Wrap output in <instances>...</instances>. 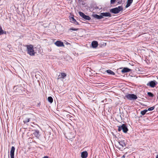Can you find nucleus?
<instances>
[{"label": "nucleus", "instance_id": "nucleus-1", "mask_svg": "<svg viewBox=\"0 0 158 158\" xmlns=\"http://www.w3.org/2000/svg\"><path fill=\"white\" fill-rule=\"evenodd\" d=\"M27 49L28 53L30 56H34L35 54V52L34 50L33 46L32 45H27Z\"/></svg>", "mask_w": 158, "mask_h": 158}, {"label": "nucleus", "instance_id": "nucleus-2", "mask_svg": "<svg viewBox=\"0 0 158 158\" xmlns=\"http://www.w3.org/2000/svg\"><path fill=\"white\" fill-rule=\"evenodd\" d=\"M123 9L122 6H119L117 7L111 9H110V11L112 13L116 14L123 10Z\"/></svg>", "mask_w": 158, "mask_h": 158}, {"label": "nucleus", "instance_id": "nucleus-3", "mask_svg": "<svg viewBox=\"0 0 158 158\" xmlns=\"http://www.w3.org/2000/svg\"><path fill=\"white\" fill-rule=\"evenodd\" d=\"M118 130L120 131L121 130H122L125 133H126L128 131V129L125 124H123L122 125L118 126Z\"/></svg>", "mask_w": 158, "mask_h": 158}, {"label": "nucleus", "instance_id": "nucleus-4", "mask_svg": "<svg viewBox=\"0 0 158 158\" xmlns=\"http://www.w3.org/2000/svg\"><path fill=\"white\" fill-rule=\"evenodd\" d=\"M79 15L83 19H85L87 20H89L91 19V18L90 17H89V16L86 15H85L84 13H83L81 12H79Z\"/></svg>", "mask_w": 158, "mask_h": 158}, {"label": "nucleus", "instance_id": "nucleus-5", "mask_svg": "<svg viewBox=\"0 0 158 158\" xmlns=\"http://www.w3.org/2000/svg\"><path fill=\"white\" fill-rule=\"evenodd\" d=\"M157 82L156 81H151L147 84V86H149L152 88L154 87L157 84Z\"/></svg>", "mask_w": 158, "mask_h": 158}, {"label": "nucleus", "instance_id": "nucleus-6", "mask_svg": "<svg viewBox=\"0 0 158 158\" xmlns=\"http://www.w3.org/2000/svg\"><path fill=\"white\" fill-rule=\"evenodd\" d=\"M126 97L129 99H137V96L134 94H128L126 95Z\"/></svg>", "mask_w": 158, "mask_h": 158}, {"label": "nucleus", "instance_id": "nucleus-7", "mask_svg": "<svg viewBox=\"0 0 158 158\" xmlns=\"http://www.w3.org/2000/svg\"><path fill=\"white\" fill-rule=\"evenodd\" d=\"M15 89V92H18L20 94H21L23 92V90H22V87H14V89Z\"/></svg>", "mask_w": 158, "mask_h": 158}, {"label": "nucleus", "instance_id": "nucleus-8", "mask_svg": "<svg viewBox=\"0 0 158 158\" xmlns=\"http://www.w3.org/2000/svg\"><path fill=\"white\" fill-rule=\"evenodd\" d=\"M54 44L58 47H64V46L63 43L59 41H56Z\"/></svg>", "mask_w": 158, "mask_h": 158}, {"label": "nucleus", "instance_id": "nucleus-9", "mask_svg": "<svg viewBox=\"0 0 158 158\" xmlns=\"http://www.w3.org/2000/svg\"><path fill=\"white\" fill-rule=\"evenodd\" d=\"M60 75L58 76V77L57 78V80L60 79H64L65 78L66 76V74L65 73H60Z\"/></svg>", "mask_w": 158, "mask_h": 158}, {"label": "nucleus", "instance_id": "nucleus-10", "mask_svg": "<svg viewBox=\"0 0 158 158\" xmlns=\"http://www.w3.org/2000/svg\"><path fill=\"white\" fill-rule=\"evenodd\" d=\"M15 148L12 146L11 147V150L10 152V156L11 158H14V152L15 150Z\"/></svg>", "mask_w": 158, "mask_h": 158}, {"label": "nucleus", "instance_id": "nucleus-11", "mask_svg": "<svg viewBox=\"0 0 158 158\" xmlns=\"http://www.w3.org/2000/svg\"><path fill=\"white\" fill-rule=\"evenodd\" d=\"M131 71V70L127 68H124L121 70V72L123 73L127 72H128Z\"/></svg>", "mask_w": 158, "mask_h": 158}, {"label": "nucleus", "instance_id": "nucleus-12", "mask_svg": "<svg viewBox=\"0 0 158 158\" xmlns=\"http://www.w3.org/2000/svg\"><path fill=\"white\" fill-rule=\"evenodd\" d=\"M88 156V153L86 151L82 152L81 153L82 158H86Z\"/></svg>", "mask_w": 158, "mask_h": 158}, {"label": "nucleus", "instance_id": "nucleus-13", "mask_svg": "<svg viewBox=\"0 0 158 158\" xmlns=\"http://www.w3.org/2000/svg\"><path fill=\"white\" fill-rule=\"evenodd\" d=\"M101 15H102V17L105 16V17H111V15L110 13L109 12H103L102 13H101Z\"/></svg>", "mask_w": 158, "mask_h": 158}, {"label": "nucleus", "instance_id": "nucleus-14", "mask_svg": "<svg viewBox=\"0 0 158 158\" xmlns=\"http://www.w3.org/2000/svg\"><path fill=\"white\" fill-rule=\"evenodd\" d=\"M70 21L71 22L76 25L79 24L76 21V19L73 17H72L70 18Z\"/></svg>", "mask_w": 158, "mask_h": 158}, {"label": "nucleus", "instance_id": "nucleus-15", "mask_svg": "<svg viewBox=\"0 0 158 158\" xmlns=\"http://www.w3.org/2000/svg\"><path fill=\"white\" fill-rule=\"evenodd\" d=\"M98 45V43L97 41H94L92 43V46L93 48H96Z\"/></svg>", "mask_w": 158, "mask_h": 158}, {"label": "nucleus", "instance_id": "nucleus-16", "mask_svg": "<svg viewBox=\"0 0 158 158\" xmlns=\"http://www.w3.org/2000/svg\"><path fill=\"white\" fill-rule=\"evenodd\" d=\"M133 0H127V5L126 7L127 8L129 7L132 3Z\"/></svg>", "mask_w": 158, "mask_h": 158}, {"label": "nucleus", "instance_id": "nucleus-17", "mask_svg": "<svg viewBox=\"0 0 158 158\" xmlns=\"http://www.w3.org/2000/svg\"><path fill=\"white\" fill-rule=\"evenodd\" d=\"M33 135L36 137H39V131L35 130L33 133Z\"/></svg>", "mask_w": 158, "mask_h": 158}, {"label": "nucleus", "instance_id": "nucleus-18", "mask_svg": "<svg viewBox=\"0 0 158 158\" xmlns=\"http://www.w3.org/2000/svg\"><path fill=\"white\" fill-rule=\"evenodd\" d=\"M118 143L119 145L123 147L126 146V144L123 141L118 142Z\"/></svg>", "mask_w": 158, "mask_h": 158}, {"label": "nucleus", "instance_id": "nucleus-19", "mask_svg": "<svg viewBox=\"0 0 158 158\" xmlns=\"http://www.w3.org/2000/svg\"><path fill=\"white\" fill-rule=\"evenodd\" d=\"M3 34H6V32L5 31H4L2 27L0 26V35H3Z\"/></svg>", "mask_w": 158, "mask_h": 158}, {"label": "nucleus", "instance_id": "nucleus-20", "mask_svg": "<svg viewBox=\"0 0 158 158\" xmlns=\"http://www.w3.org/2000/svg\"><path fill=\"white\" fill-rule=\"evenodd\" d=\"M93 16L94 18L98 19H100L102 18V15H93Z\"/></svg>", "mask_w": 158, "mask_h": 158}, {"label": "nucleus", "instance_id": "nucleus-21", "mask_svg": "<svg viewBox=\"0 0 158 158\" xmlns=\"http://www.w3.org/2000/svg\"><path fill=\"white\" fill-rule=\"evenodd\" d=\"M106 72L112 75H114L115 73L113 71L110 70H107L106 71Z\"/></svg>", "mask_w": 158, "mask_h": 158}, {"label": "nucleus", "instance_id": "nucleus-22", "mask_svg": "<svg viewBox=\"0 0 158 158\" xmlns=\"http://www.w3.org/2000/svg\"><path fill=\"white\" fill-rule=\"evenodd\" d=\"M148 111V110H144L143 111H141V114L142 115H144Z\"/></svg>", "mask_w": 158, "mask_h": 158}, {"label": "nucleus", "instance_id": "nucleus-23", "mask_svg": "<svg viewBox=\"0 0 158 158\" xmlns=\"http://www.w3.org/2000/svg\"><path fill=\"white\" fill-rule=\"evenodd\" d=\"M30 118H26L23 120V122L24 123H27L29 122Z\"/></svg>", "mask_w": 158, "mask_h": 158}, {"label": "nucleus", "instance_id": "nucleus-24", "mask_svg": "<svg viewBox=\"0 0 158 158\" xmlns=\"http://www.w3.org/2000/svg\"><path fill=\"white\" fill-rule=\"evenodd\" d=\"M148 95L151 98H153L154 96L153 94L151 92H148Z\"/></svg>", "mask_w": 158, "mask_h": 158}, {"label": "nucleus", "instance_id": "nucleus-25", "mask_svg": "<svg viewBox=\"0 0 158 158\" xmlns=\"http://www.w3.org/2000/svg\"><path fill=\"white\" fill-rule=\"evenodd\" d=\"M154 108H155L154 106L148 108V110H148V111H152L154 109Z\"/></svg>", "mask_w": 158, "mask_h": 158}, {"label": "nucleus", "instance_id": "nucleus-26", "mask_svg": "<svg viewBox=\"0 0 158 158\" xmlns=\"http://www.w3.org/2000/svg\"><path fill=\"white\" fill-rule=\"evenodd\" d=\"M78 30V28H71L69 30H72L73 31H77Z\"/></svg>", "mask_w": 158, "mask_h": 158}, {"label": "nucleus", "instance_id": "nucleus-27", "mask_svg": "<svg viewBox=\"0 0 158 158\" xmlns=\"http://www.w3.org/2000/svg\"><path fill=\"white\" fill-rule=\"evenodd\" d=\"M116 0H110V3L111 4H113L115 2Z\"/></svg>", "mask_w": 158, "mask_h": 158}, {"label": "nucleus", "instance_id": "nucleus-28", "mask_svg": "<svg viewBox=\"0 0 158 158\" xmlns=\"http://www.w3.org/2000/svg\"><path fill=\"white\" fill-rule=\"evenodd\" d=\"M49 102L51 103L53 102V99H48Z\"/></svg>", "mask_w": 158, "mask_h": 158}, {"label": "nucleus", "instance_id": "nucleus-29", "mask_svg": "<svg viewBox=\"0 0 158 158\" xmlns=\"http://www.w3.org/2000/svg\"><path fill=\"white\" fill-rule=\"evenodd\" d=\"M48 99H52V98L51 97H49Z\"/></svg>", "mask_w": 158, "mask_h": 158}, {"label": "nucleus", "instance_id": "nucleus-30", "mask_svg": "<svg viewBox=\"0 0 158 158\" xmlns=\"http://www.w3.org/2000/svg\"><path fill=\"white\" fill-rule=\"evenodd\" d=\"M43 158H48L47 156H45Z\"/></svg>", "mask_w": 158, "mask_h": 158}, {"label": "nucleus", "instance_id": "nucleus-31", "mask_svg": "<svg viewBox=\"0 0 158 158\" xmlns=\"http://www.w3.org/2000/svg\"><path fill=\"white\" fill-rule=\"evenodd\" d=\"M123 158H124L125 157V156L124 155L123 156Z\"/></svg>", "mask_w": 158, "mask_h": 158}, {"label": "nucleus", "instance_id": "nucleus-32", "mask_svg": "<svg viewBox=\"0 0 158 158\" xmlns=\"http://www.w3.org/2000/svg\"><path fill=\"white\" fill-rule=\"evenodd\" d=\"M156 158H158V155L156 156Z\"/></svg>", "mask_w": 158, "mask_h": 158}]
</instances>
